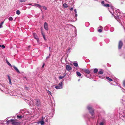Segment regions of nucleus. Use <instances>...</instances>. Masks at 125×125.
I'll list each match as a JSON object with an SVG mask.
<instances>
[{"label":"nucleus","mask_w":125,"mask_h":125,"mask_svg":"<svg viewBox=\"0 0 125 125\" xmlns=\"http://www.w3.org/2000/svg\"><path fill=\"white\" fill-rule=\"evenodd\" d=\"M48 92L50 94V95H51V92H50V91H49V90H48Z\"/></svg>","instance_id":"nucleus-36"},{"label":"nucleus","mask_w":125,"mask_h":125,"mask_svg":"<svg viewBox=\"0 0 125 125\" xmlns=\"http://www.w3.org/2000/svg\"><path fill=\"white\" fill-rule=\"evenodd\" d=\"M123 43L122 42L120 41H119L118 45V48L119 49H121L123 45Z\"/></svg>","instance_id":"nucleus-4"},{"label":"nucleus","mask_w":125,"mask_h":125,"mask_svg":"<svg viewBox=\"0 0 125 125\" xmlns=\"http://www.w3.org/2000/svg\"><path fill=\"white\" fill-rule=\"evenodd\" d=\"M98 31L99 32H102V31L101 29H98Z\"/></svg>","instance_id":"nucleus-32"},{"label":"nucleus","mask_w":125,"mask_h":125,"mask_svg":"<svg viewBox=\"0 0 125 125\" xmlns=\"http://www.w3.org/2000/svg\"><path fill=\"white\" fill-rule=\"evenodd\" d=\"M11 122L13 125H20V122H18L14 119H12Z\"/></svg>","instance_id":"nucleus-2"},{"label":"nucleus","mask_w":125,"mask_h":125,"mask_svg":"<svg viewBox=\"0 0 125 125\" xmlns=\"http://www.w3.org/2000/svg\"><path fill=\"white\" fill-rule=\"evenodd\" d=\"M11 120H12V119H11V120H9L7 121V123H9V122H11Z\"/></svg>","instance_id":"nucleus-34"},{"label":"nucleus","mask_w":125,"mask_h":125,"mask_svg":"<svg viewBox=\"0 0 125 125\" xmlns=\"http://www.w3.org/2000/svg\"><path fill=\"white\" fill-rule=\"evenodd\" d=\"M20 1L21 2H25L26 1V0H20Z\"/></svg>","instance_id":"nucleus-31"},{"label":"nucleus","mask_w":125,"mask_h":125,"mask_svg":"<svg viewBox=\"0 0 125 125\" xmlns=\"http://www.w3.org/2000/svg\"><path fill=\"white\" fill-rule=\"evenodd\" d=\"M76 74L78 76L80 77L81 76V74L80 73L78 72H76Z\"/></svg>","instance_id":"nucleus-12"},{"label":"nucleus","mask_w":125,"mask_h":125,"mask_svg":"<svg viewBox=\"0 0 125 125\" xmlns=\"http://www.w3.org/2000/svg\"><path fill=\"white\" fill-rule=\"evenodd\" d=\"M65 75L66 74H65L64 76H59V79L60 80L64 78L65 77Z\"/></svg>","instance_id":"nucleus-13"},{"label":"nucleus","mask_w":125,"mask_h":125,"mask_svg":"<svg viewBox=\"0 0 125 125\" xmlns=\"http://www.w3.org/2000/svg\"><path fill=\"white\" fill-rule=\"evenodd\" d=\"M73 8H71L70 9V10H73Z\"/></svg>","instance_id":"nucleus-44"},{"label":"nucleus","mask_w":125,"mask_h":125,"mask_svg":"<svg viewBox=\"0 0 125 125\" xmlns=\"http://www.w3.org/2000/svg\"><path fill=\"white\" fill-rule=\"evenodd\" d=\"M75 67H77L78 66V64L76 62H74L73 63Z\"/></svg>","instance_id":"nucleus-19"},{"label":"nucleus","mask_w":125,"mask_h":125,"mask_svg":"<svg viewBox=\"0 0 125 125\" xmlns=\"http://www.w3.org/2000/svg\"><path fill=\"white\" fill-rule=\"evenodd\" d=\"M87 108L91 115L92 116H94V109L92 108L91 106L90 105H88L87 106Z\"/></svg>","instance_id":"nucleus-1"},{"label":"nucleus","mask_w":125,"mask_h":125,"mask_svg":"<svg viewBox=\"0 0 125 125\" xmlns=\"http://www.w3.org/2000/svg\"><path fill=\"white\" fill-rule=\"evenodd\" d=\"M104 1H103L101 2V3L102 4H104Z\"/></svg>","instance_id":"nucleus-40"},{"label":"nucleus","mask_w":125,"mask_h":125,"mask_svg":"<svg viewBox=\"0 0 125 125\" xmlns=\"http://www.w3.org/2000/svg\"><path fill=\"white\" fill-rule=\"evenodd\" d=\"M63 7L65 8H67L68 7V6L66 3H64L63 4Z\"/></svg>","instance_id":"nucleus-24"},{"label":"nucleus","mask_w":125,"mask_h":125,"mask_svg":"<svg viewBox=\"0 0 125 125\" xmlns=\"http://www.w3.org/2000/svg\"><path fill=\"white\" fill-rule=\"evenodd\" d=\"M28 88L27 87H26V88Z\"/></svg>","instance_id":"nucleus-46"},{"label":"nucleus","mask_w":125,"mask_h":125,"mask_svg":"<svg viewBox=\"0 0 125 125\" xmlns=\"http://www.w3.org/2000/svg\"><path fill=\"white\" fill-rule=\"evenodd\" d=\"M8 19L9 21H12L13 20V18L11 17H9L8 18Z\"/></svg>","instance_id":"nucleus-25"},{"label":"nucleus","mask_w":125,"mask_h":125,"mask_svg":"<svg viewBox=\"0 0 125 125\" xmlns=\"http://www.w3.org/2000/svg\"><path fill=\"white\" fill-rule=\"evenodd\" d=\"M49 51H51V47H49Z\"/></svg>","instance_id":"nucleus-38"},{"label":"nucleus","mask_w":125,"mask_h":125,"mask_svg":"<svg viewBox=\"0 0 125 125\" xmlns=\"http://www.w3.org/2000/svg\"><path fill=\"white\" fill-rule=\"evenodd\" d=\"M106 79L108 80L109 81H113L110 78L108 77H106Z\"/></svg>","instance_id":"nucleus-21"},{"label":"nucleus","mask_w":125,"mask_h":125,"mask_svg":"<svg viewBox=\"0 0 125 125\" xmlns=\"http://www.w3.org/2000/svg\"><path fill=\"white\" fill-rule=\"evenodd\" d=\"M66 69L68 71H71L72 69V68L69 65H66Z\"/></svg>","instance_id":"nucleus-6"},{"label":"nucleus","mask_w":125,"mask_h":125,"mask_svg":"<svg viewBox=\"0 0 125 125\" xmlns=\"http://www.w3.org/2000/svg\"><path fill=\"white\" fill-rule=\"evenodd\" d=\"M6 62L7 64L9 65L10 66H11V65L10 64L9 62L8 61L6 60Z\"/></svg>","instance_id":"nucleus-16"},{"label":"nucleus","mask_w":125,"mask_h":125,"mask_svg":"<svg viewBox=\"0 0 125 125\" xmlns=\"http://www.w3.org/2000/svg\"><path fill=\"white\" fill-rule=\"evenodd\" d=\"M33 35L34 38L37 41V42H38L39 41V39L37 35L35 33H33Z\"/></svg>","instance_id":"nucleus-7"},{"label":"nucleus","mask_w":125,"mask_h":125,"mask_svg":"<svg viewBox=\"0 0 125 125\" xmlns=\"http://www.w3.org/2000/svg\"><path fill=\"white\" fill-rule=\"evenodd\" d=\"M77 14L76 13L75 14V17H77Z\"/></svg>","instance_id":"nucleus-43"},{"label":"nucleus","mask_w":125,"mask_h":125,"mask_svg":"<svg viewBox=\"0 0 125 125\" xmlns=\"http://www.w3.org/2000/svg\"><path fill=\"white\" fill-rule=\"evenodd\" d=\"M41 102L39 99L35 100V105L37 106H39L41 105Z\"/></svg>","instance_id":"nucleus-3"},{"label":"nucleus","mask_w":125,"mask_h":125,"mask_svg":"<svg viewBox=\"0 0 125 125\" xmlns=\"http://www.w3.org/2000/svg\"><path fill=\"white\" fill-rule=\"evenodd\" d=\"M98 71V70L96 68L94 69V73H96Z\"/></svg>","instance_id":"nucleus-20"},{"label":"nucleus","mask_w":125,"mask_h":125,"mask_svg":"<svg viewBox=\"0 0 125 125\" xmlns=\"http://www.w3.org/2000/svg\"><path fill=\"white\" fill-rule=\"evenodd\" d=\"M40 123L41 124V125H43L44 123V122L43 121H41L40 122Z\"/></svg>","instance_id":"nucleus-28"},{"label":"nucleus","mask_w":125,"mask_h":125,"mask_svg":"<svg viewBox=\"0 0 125 125\" xmlns=\"http://www.w3.org/2000/svg\"><path fill=\"white\" fill-rule=\"evenodd\" d=\"M45 65V63H43V64L42 66V68H43L44 67Z\"/></svg>","instance_id":"nucleus-37"},{"label":"nucleus","mask_w":125,"mask_h":125,"mask_svg":"<svg viewBox=\"0 0 125 125\" xmlns=\"http://www.w3.org/2000/svg\"><path fill=\"white\" fill-rule=\"evenodd\" d=\"M84 71L85 73L88 74H89L90 73V71H89V70L88 69H84Z\"/></svg>","instance_id":"nucleus-9"},{"label":"nucleus","mask_w":125,"mask_h":125,"mask_svg":"<svg viewBox=\"0 0 125 125\" xmlns=\"http://www.w3.org/2000/svg\"><path fill=\"white\" fill-rule=\"evenodd\" d=\"M0 47H3V48H4L5 47V46H4L3 45H0Z\"/></svg>","instance_id":"nucleus-30"},{"label":"nucleus","mask_w":125,"mask_h":125,"mask_svg":"<svg viewBox=\"0 0 125 125\" xmlns=\"http://www.w3.org/2000/svg\"><path fill=\"white\" fill-rule=\"evenodd\" d=\"M4 22V21H3L1 22V23L0 24V28H1L2 26V25L3 24V23Z\"/></svg>","instance_id":"nucleus-27"},{"label":"nucleus","mask_w":125,"mask_h":125,"mask_svg":"<svg viewBox=\"0 0 125 125\" xmlns=\"http://www.w3.org/2000/svg\"><path fill=\"white\" fill-rule=\"evenodd\" d=\"M74 12H75V13H77V11H76V9H75L74 10Z\"/></svg>","instance_id":"nucleus-41"},{"label":"nucleus","mask_w":125,"mask_h":125,"mask_svg":"<svg viewBox=\"0 0 125 125\" xmlns=\"http://www.w3.org/2000/svg\"><path fill=\"white\" fill-rule=\"evenodd\" d=\"M17 117L19 119H20L23 117L21 115H17Z\"/></svg>","instance_id":"nucleus-22"},{"label":"nucleus","mask_w":125,"mask_h":125,"mask_svg":"<svg viewBox=\"0 0 125 125\" xmlns=\"http://www.w3.org/2000/svg\"><path fill=\"white\" fill-rule=\"evenodd\" d=\"M20 11L19 10H17L16 11V14L18 15H19L20 14Z\"/></svg>","instance_id":"nucleus-26"},{"label":"nucleus","mask_w":125,"mask_h":125,"mask_svg":"<svg viewBox=\"0 0 125 125\" xmlns=\"http://www.w3.org/2000/svg\"><path fill=\"white\" fill-rule=\"evenodd\" d=\"M98 73L101 74H103V72L102 70H101Z\"/></svg>","instance_id":"nucleus-23"},{"label":"nucleus","mask_w":125,"mask_h":125,"mask_svg":"<svg viewBox=\"0 0 125 125\" xmlns=\"http://www.w3.org/2000/svg\"><path fill=\"white\" fill-rule=\"evenodd\" d=\"M8 78L9 80V81L10 83V84H11V79H10V76H9V75H8Z\"/></svg>","instance_id":"nucleus-18"},{"label":"nucleus","mask_w":125,"mask_h":125,"mask_svg":"<svg viewBox=\"0 0 125 125\" xmlns=\"http://www.w3.org/2000/svg\"><path fill=\"white\" fill-rule=\"evenodd\" d=\"M13 66V67L14 68V69L15 70V71L18 73H20V72L19 71V70H18V69H17V68L14 66Z\"/></svg>","instance_id":"nucleus-10"},{"label":"nucleus","mask_w":125,"mask_h":125,"mask_svg":"<svg viewBox=\"0 0 125 125\" xmlns=\"http://www.w3.org/2000/svg\"><path fill=\"white\" fill-rule=\"evenodd\" d=\"M123 84L124 86L125 87V80H124L123 81Z\"/></svg>","instance_id":"nucleus-29"},{"label":"nucleus","mask_w":125,"mask_h":125,"mask_svg":"<svg viewBox=\"0 0 125 125\" xmlns=\"http://www.w3.org/2000/svg\"><path fill=\"white\" fill-rule=\"evenodd\" d=\"M104 123L103 122H101L100 124V125H103Z\"/></svg>","instance_id":"nucleus-39"},{"label":"nucleus","mask_w":125,"mask_h":125,"mask_svg":"<svg viewBox=\"0 0 125 125\" xmlns=\"http://www.w3.org/2000/svg\"><path fill=\"white\" fill-rule=\"evenodd\" d=\"M62 82H61L60 83H59V84H58V86H61V88L62 87Z\"/></svg>","instance_id":"nucleus-17"},{"label":"nucleus","mask_w":125,"mask_h":125,"mask_svg":"<svg viewBox=\"0 0 125 125\" xmlns=\"http://www.w3.org/2000/svg\"><path fill=\"white\" fill-rule=\"evenodd\" d=\"M103 6L106 7H109L110 6V4H104L103 5Z\"/></svg>","instance_id":"nucleus-15"},{"label":"nucleus","mask_w":125,"mask_h":125,"mask_svg":"<svg viewBox=\"0 0 125 125\" xmlns=\"http://www.w3.org/2000/svg\"><path fill=\"white\" fill-rule=\"evenodd\" d=\"M24 78H26V77H24Z\"/></svg>","instance_id":"nucleus-47"},{"label":"nucleus","mask_w":125,"mask_h":125,"mask_svg":"<svg viewBox=\"0 0 125 125\" xmlns=\"http://www.w3.org/2000/svg\"><path fill=\"white\" fill-rule=\"evenodd\" d=\"M43 7L44 9L45 10H46L47 9V7H45V6H43Z\"/></svg>","instance_id":"nucleus-33"},{"label":"nucleus","mask_w":125,"mask_h":125,"mask_svg":"<svg viewBox=\"0 0 125 125\" xmlns=\"http://www.w3.org/2000/svg\"><path fill=\"white\" fill-rule=\"evenodd\" d=\"M55 88L57 89H61V86H59L57 85L55 86Z\"/></svg>","instance_id":"nucleus-14"},{"label":"nucleus","mask_w":125,"mask_h":125,"mask_svg":"<svg viewBox=\"0 0 125 125\" xmlns=\"http://www.w3.org/2000/svg\"><path fill=\"white\" fill-rule=\"evenodd\" d=\"M70 50V48H69L67 51H66V52H68Z\"/></svg>","instance_id":"nucleus-35"},{"label":"nucleus","mask_w":125,"mask_h":125,"mask_svg":"<svg viewBox=\"0 0 125 125\" xmlns=\"http://www.w3.org/2000/svg\"><path fill=\"white\" fill-rule=\"evenodd\" d=\"M41 32L42 35L43 37V38L46 41V39L45 38V35L44 34V33L43 32V31H41Z\"/></svg>","instance_id":"nucleus-8"},{"label":"nucleus","mask_w":125,"mask_h":125,"mask_svg":"<svg viewBox=\"0 0 125 125\" xmlns=\"http://www.w3.org/2000/svg\"><path fill=\"white\" fill-rule=\"evenodd\" d=\"M49 58V56H48V57H46V59L48 58Z\"/></svg>","instance_id":"nucleus-45"},{"label":"nucleus","mask_w":125,"mask_h":125,"mask_svg":"<svg viewBox=\"0 0 125 125\" xmlns=\"http://www.w3.org/2000/svg\"><path fill=\"white\" fill-rule=\"evenodd\" d=\"M99 27L101 29H103V27L101 26H100Z\"/></svg>","instance_id":"nucleus-42"},{"label":"nucleus","mask_w":125,"mask_h":125,"mask_svg":"<svg viewBox=\"0 0 125 125\" xmlns=\"http://www.w3.org/2000/svg\"><path fill=\"white\" fill-rule=\"evenodd\" d=\"M34 6L39 7L40 9H41V6L39 4H38L35 3L34 4Z\"/></svg>","instance_id":"nucleus-11"},{"label":"nucleus","mask_w":125,"mask_h":125,"mask_svg":"<svg viewBox=\"0 0 125 125\" xmlns=\"http://www.w3.org/2000/svg\"><path fill=\"white\" fill-rule=\"evenodd\" d=\"M44 27L46 31H48L49 29L48 25L46 22H45L44 25Z\"/></svg>","instance_id":"nucleus-5"}]
</instances>
